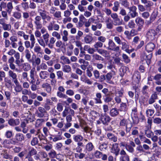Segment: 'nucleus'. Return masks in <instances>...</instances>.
<instances>
[{
    "mask_svg": "<svg viewBox=\"0 0 161 161\" xmlns=\"http://www.w3.org/2000/svg\"><path fill=\"white\" fill-rule=\"evenodd\" d=\"M56 75L58 79H63L64 74L62 71L60 70L57 71L56 72Z\"/></svg>",
    "mask_w": 161,
    "mask_h": 161,
    "instance_id": "56",
    "label": "nucleus"
},
{
    "mask_svg": "<svg viewBox=\"0 0 161 161\" xmlns=\"http://www.w3.org/2000/svg\"><path fill=\"white\" fill-rule=\"evenodd\" d=\"M57 95L58 97L60 98H67V95L63 94L62 92H58L57 93Z\"/></svg>",
    "mask_w": 161,
    "mask_h": 161,
    "instance_id": "58",
    "label": "nucleus"
},
{
    "mask_svg": "<svg viewBox=\"0 0 161 161\" xmlns=\"http://www.w3.org/2000/svg\"><path fill=\"white\" fill-rule=\"evenodd\" d=\"M157 23L158 25L156 28V30L158 33H161V19L158 20Z\"/></svg>",
    "mask_w": 161,
    "mask_h": 161,
    "instance_id": "50",
    "label": "nucleus"
},
{
    "mask_svg": "<svg viewBox=\"0 0 161 161\" xmlns=\"http://www.w3.org/2000/svg\"><path fill=\"white\" fill-rule=\"evenodd\" d=\"M102 155V153L98 151H96L94 153V156L97 158H100Z\"/></svg>",
    "mask_w": 161,
    "mask_h": 161,
    "instance_id": "62",
    "label": "nucleus"
},
{
    "mask_svg": "<svg viewBox=\"0 0 161 161\" xmlns=\"http://www.w3.org/2000/svg\"><path fill=\"white\" fill-rule=\"evenodd\" d=\"M102 92L106 94V100L107 101H110V98L109 97V94H108V90L107 88H104L102 90Z\"/></svg>",
    "mask_w": 161,
    "mask_h": 161,
    "instance_id": "43",
    "label": "nucleus"
},
{
    "mask_svg": "<svg viewBox=\"0 0 161 161\" xmlns=\"http://www.w3.org/2000/svg\"><path fill=\"white\" fill-rule=\"evenodd\" d=\"M26 123L32 122L34 121V117L31 114H29L27 116V119H25Z\"/></svg>",
    "mask_w": 161,
    "mask_h": 161,
    "instance_id": "44",
    "label": "nucleus"
},
{
    "mask_svg": "<svg viewBox=\"0 0 161 161\" xmlns=\"http://www.w3.org/2000/svg\"><path fill=\"white\" fill-rule=\"evenodd\" d=\"M93 146L92 143L91 142L88 143L86 145V149L89 151H92L93 149Z\"/></svg>",
    "mask_w": 161,
    "mask_h": 161,
    "instance_id": "47",
    "label": "nucleus"
},
{
    "mask_svg": "<svg viewBox=\"0 0 161 161\" xmlns=\"http://www.w3.org/2000/svg\"><path fill=\"white\" fill-rule=\"evenodd\" d=\"M17 83L15 82L14 83L15 85L14 88L15 91L17 92H20L21 91L22 89V87L21 86L19 85L18 81H17Z\"/></svg>",
    "mask_w": 161,
    "mask_h": 161,
    "instance_id": "30",
    "label": "nucleus"
},
{
    "mask_svg": "<svg viewBox=\"0 0 161 161\" xmlns=\"http://www.w3.org/2000/svg\"><path fill=\"white\" fill-rule=\"evenodd\" d=\"M48 155L51 158H54L56 156L57 153L54 150L52 149L48 153Z\"/></svg>",
    "mask_w": 161,
    "mask_h": 161,
    "instance_id": "45",
    "label": "nucleus"
},
{
    "mask_svg": "<svg viewBox=\"0 0 161 161\" xmlns=\"http://www.w3.org/2000/svg\"><path fill=\"white\" fill-rule=\"evenodd\" d=\"M36 151L34 148H32L31 149V151L28 153L26 157V158H28V157L29 156H31L32 155H35L36 154Z\"/></svg>",
    "mask_w": 161,
    "mask_h": 161,
    "instance_id": "46",
    "label": "nucleus"
},
{
    "mask_svg": "<svg viewBox=\"0 0 161 161\" xmlns=\"http://www.w3.org/2000/svg\"><path fill=\"white\" fill-rule=\"evenodd\" d=\"M82 129L83 130L85 133H89L90 135H92V133L91 132V129L89 127L87 126H85Z\"/></svg>",
    "mask_w": 161,
    "mask_h": 161,
    "instance_id": "42",
    "label": "nucleus"
},
{
    "mask_svg": "<svg viewBox=\"0 0 161 161\" xmlns=\"http://www.w3.org/2000/svg\"><path fill=\"white\" fill-rule=\"evenodd\" d=\"M135 22L138 27L137 31H141L143 27L144 20L141 17H138L135 19Z\"/></svg>",
    "mask_w": 161,
    "mask_h": 161,
    "instance_id": "4",
    "label": "nucleus"
},
{
    "mask_svg": "<svg viewBox=\"0 0 161 161\" xmlns=\"http://www.w3.org/2000/svg\"><path fill=\"white\" fill-rule=\"evenodd\" d=\"M1 155L3 156V158L6 159H12V156L9 154L6 151H4L3 153H1Z\"/></svg>",
    "mask_w": 161,
    "mask_h": 161,
    "instance_id": "32",
    "label": "nucleus"
},
{
    "mask_svg": "<svg viewBox=\"0 0 161 161\" xmlns=\"http://www.w3.org/2000/svg\"><path fill=\"white\" fill-rule=\"evenodd\" d=\"M128 9L129 10L130 15L132 18H134L138 15V13L136 12L137 8L135 6L132 5Z\"/></svg>",
    "mask_w": 161,
    "mask_h": 161,
    "instance_id": "6",
    "label": "nucleus"
},
{
    "mask_svg": "<svg viewBox=\"0 0 161 161\" xmlns=\"http://www.w3.org/2000/svg\"><path fill=\"white\" fill-rule=\"evenodd\" d=\"M136 25L133 20H131L128 23V26L130 28H134Z\"/></svg>",
    "mask_w": 161,
    "mask_h": 161,
    "instance_id": "61",
    "label": "nucleus"
},
{
    "mask_svg": "<svg viewBox=\"0 0 161 161\" xmlns=\"http://www.w3.org/2000/svg\"><path fill=\"white\" fill-rule=\"evenodd\" d=\"M57 31H53L52 33V35L53 37H55L58 40H59L61 38V35Z\"/></svg>",
    "mask_w": 161,
    "mask_h": 161,
    "instance_id": "39",
    "label": "nucleus"
},
{
    "mask_svg": "<svg viewBox=\"0 0 161 161\" xmlns=\"http://www.w3.org/2000/svg\"><path fill=\"white\" fill-rule=\"evenodd\" d=\"M121 48L123 50L126 51L129 48V45L125 42H123L122 43Z\"/></svg>",
    "mask_w": 161,
    "mask_h": 161,
    "instance_id": "51",
    "label": "nucleus"
},
{
    "mask_svg": "<svg viewBox=\"0 0 161 161\" xmlns=\"http://www.w3.org/2000/svg\"><path fill=\"white\" fill-rule=\"evenodd\" d=\"M42 87L45 88L46 91L48 93H50L51 91V87L50 85L47 83H43L42 85Z\"/></svg>",
    "mask_w": 161,
    "mask_h": 161,
    "instance_id": "23",
    "label": "nucleus"
},
{
    "mask_svg": "<svg viewBox=\"0 0 161 161\" xmlns=\"http://www.w3.org/2000/svg\"><path fill=\"white\" fill-rule=\"evenodd\" d=\"M24 53L25 58L29 62H34L33 60L31 59V53L30 51L28 49H25L24 51Z\"/></svg>",
    "mask_w": 161,
    "mask_h": 161,
    "instance_id": "18",
    "label": "nucleus"
},
{
    "mask_svg": "<svg viewBox=\"0 0 161 161\" xmlns=\"http://www.w3.org/2000/svg\"><path fill=\"white\" fill-rule=\"evenodd\" d=\"M75 112L72 109L69 108H66L62 113V116L64 117L67 118L68 116H70L71 117L74 116Z\"/></svg>",
    "mask_w": 161,
    "mask_h": 161,
    "instance_id": "2",
    "label": "nucleus"
},
{
    "mask_svg": "<svg viewBox=\"0 0 161 161\" xmlns=\"http://www.w3.org/2000/svg\"><path fill=\"white\" fill-rule=\"evenodd\" d=\"M30 37L31 44V48H33L35 43V38L34 35L32 34H30Z\"/></svg>",
    "mask_w": 161,
    "mask_h": 161,
    "instance_id": "36",
    "label": "nucleus"
},
{
    "mask_svg": "<svg viewBox=\"0 0 161 161\" xmlns=\"http://www.w3.org/2000/svg\"><path fill=\"white\" fill-rule=\"evenodd\" d=\"M39 111L36 113L38 116L40 118L43 117L44 116V113H46L45 108L42 107H39L38 108Z\"/></svg>",
    "mask_w": 161,
    "mask_h": 161,
    "instance_id": "17",
    "label": "nucleus"
},
{
    "mask_svg": "<svg viewBox=\"0 0 161 161\" xmlns=\"http://www.w3.org/2000/svg\"><path fill=\"white\" fill-rule=\"evenodd\" d=\"M68 33L67 31L64 30L62 34V39L64 42H67L68 40Z\"/></svg>",
    "mask_w": 161,
    "mask_h": 161,
    "instance_id": "22",
    "label": "nucleus"
},
{
    "mask_svg": "<svg viewBox=\"0 0 161 161\" xmlns=\"http://www.w3.org/2000/svg\"><path fill=\"white\" fill-rule=\"evenodd\" d=\"M78 9L81 12H84L86 10V7L83 6V5L79 4L77 7Z\"/></svg>",
    "mask_w": 161,
    "mask_h": 161,
    "instance_id": "63",
    "label": "nucleus"
},
{
    "mask_svg": "<svg viewBox=\"0 0 161 161\" xmlns=\"http://www.w3.org/2000/svg\"><path fill=\"white\" fill-rule=\"evenodd\" d=\"M71 13L69 9L64 11V15L65 17H70L69 16L71 15Z\"/></svg>",
    "mask_w": 161,
    "mask_h": 161,
    "instance_id": "57",
    "label": "nucleus"
},
{
    "mask_svg": "<svg viewBox=\"0 0 161 161\" xmlns=\"http://www.w3.org/2000/svg\"><path fill=\"white\" fill-rule=\"evenodd\" d=\"M8 75L9 76L12 78L14 83H17V81H18L16 74L13 71L10 70H9Z\"/></svg>",
    "mask_w": 161,
    "mask_h": 161,
    "instance_id": "14",
    "label": "nucleus"
},
{
    "mask_svg": "<svg viewBox=\"0 0 161 161\" xmlns=\"http://www.w3.org/2000/svg\"><path fill=\"white\" fill-rule=\"evenodd\" d=\"M62 71L65 73H69L71 71V67L68 65H63L62 66Z\"/></svg>",
    "mask_w": 161,
    "mask_h": 161,
    "instance_id": "25",
    "label": "nucleus"
},
{
    "mask_svg": "<svg viewBox=\"0 0 161 161\" xmlns=\"http://www.w3.org/2000/svg\"><path fill=\"white\" fill-rule=\"evenodd\" d=\"M7 10L6 11L8 13H10L13 8V3L12 2H9L7 4Z\"/></svg>",
    "mask_w": 161,
    "mask_h": 161,
    "instance_id": "28",
    "label": "nucleus"
},
{
    "mask_svg": "<svg viewBox=\"0 0 161 161\" xmlns=\"http://www.w3.org/2000/svg\"><path fill=\"white\" fill-rule=\"evenodd\" d=\"M38 142V140L37 137L33 138L31 141V144L32 146H35L37 145Z\"/></svg>",
    "mask_w": 161,
    "mask_h": 161,
    "instance_id": "54",
    "label": "nucleus"
},
{
    "mask_svg": "<svg viewBox=\"0 0 161 161\" xmlns=\"http://www.w3.org/2000/svg\"><path fill=\"white\" fill-rule=\"evenodd\" d=\"M37 41L40 46L43 47H45L46 44L44 42V40L42 37H41L39 39H37Z\"/></svg>",
    "mask_w": 161,
    "mask_h": 161,
    "instance_id": "40",
    "label": "nucleus"
},
{
    "mask_svg": "<svg viewBox=\"0 0 161 161\" xmlns=\"http://www.w3.org/2000/svg\"><path fill=\"white\" fill-rule=\"evenodd\" d=\"M122 57L123 61L126 64H128L130 62V59L129 57L125 53L122 54Z\"/></svg>",
    "mask_w": 161,
    "mask_h": 161,
    "instance_id": "33",
    "label": "nucleus"
},
{
    "mask_svg": "<svg viewBox=\"0 0 161 161\" xmlns=\"http://www.w3.org/2000/svg\"><path fill=\"white\" fill-rule=\"evenodd\" d=\"M84 40L86 43H90L92 41V38L90 36H86L84 38Z\"/></svg>",
    "mask_w": 161,
    "mask_h": 161,
    "instance_id": "49",
    "label": "nucleus"
},
{
    "mask_svg": "<svg viewBox=\"0 0 161 161\" xmlns=\"http://www.w3.org/2000/svg\"><path fill=\"white\" fill-rule=\"evenodd\" d=\"M40 15L42 19L43 20H47V21H50L52 19V17L50 16L47 15V11L44 9H39L38 10Z\"/></svg>",
    "mask_w": 161,
    "mask_h": 161,
    "instance_id": "1",
    "label": "nucleus"
},
{
    "mask_svg": "<svg viewBox=\"0 0 161 161\" xmlns=\"http://www.w3.org/2000/svg\"><path fill=\"white\" fill-rule=\"evenodd\" d=\"M152 57V55L151 54H149L147 55L145 54H144L143 55V57L144 59L147 60V62H148L149 63L150 62V60Z\"/></svg>",
    "mask_w": 161,
    "mask_h": 161,
    "instance_id": "41",
    "label": "nucleus"
},
{
    "mask_svg": "<svg viewBox=\"0 0 161 161\" xmlns=\"http://www.w3.org/2000/svg\"><path fill=\"white\" fill-rule=\"evenodd\" d=\"M48 30L49 31H52L53 30L55 31H58L60 28L59 25L56 24H53L52 22L50 23L47 27Z\"/></svg>",
    "mask_w": 161,
    "mask_h": 161,
    "instance_id": "10",
    "label": "nucleus"
},
{
    "mask_svg": "<svg viewBox=\"0 0 161 161\" xmlns=\"http://www.w3.org/2000/svg\"><path fill=\"white\" fill-rule=\"evenodd\" d=\"M141 15L142 17L144 19H148L150 16L149 12L146 11L142 13Z\"/></svg>",
    "mask_w": 161,
    "mask_h": 161,
    "instance_id": "38",
    "label": "nucleus"
},
{
    "mask_svg": "<svg viewBox=\"0 0 161 161\" xmlns=\"http://www.w3.org/2000/svg\"><path fill=\"white\" fill-rule=\"evenodd\" d=\"M13 132L11 131L7 130L5 133V136L7 138H10L13 136Z\"/></svg>",
    "mask_w": 161,
    "mask_h": 161,
    "instance_id": "59",
    "label": "nucleus"
},
{
    "mask_svg": "<svg viewBox=\"0 0 161 161\" xmlns=\"http://www.w3.org/2000/svg\"><path fill=\"white\" fill-rule=\"evenodd\" d=\"M132 79L136 83H138L141 79V75L138 71H135L133 75Z\"/></svg>",
    "mask_w": 161,
    "mask_h": 161,
    "instance_id": "13",
    "label": "nucleus"
},
{
    "mask_svg": "<svg viewBox=\"0 0 161 161\" xmlns=\"http://www.w3.org/2000/svg\"><path fill=\"white\" fill-rule=\"evenodd\" d=\"M42 19L40 15H37L34 18V24L36 29L37 30H40L42 27Z\"/></svg>",
    "mask_w": 161,
    "mask_h": 161,
    "instance_id": "3",
    "label": "nucleus"
},
{
    "mask_svg": "<svg viewBox=\"0 0 161 161\" xmlns=\"http://www.w3.org/2000/svg\"><path fill=\"white\" fill-rule=\"evenodd\" d=\"M156 34L155 31L153 29H151L149 30L147 32L146 37L149 40H152L154 39Z\"/></svg>",
    "mask_w": 161,
    "mask_h": 161,
    "instance_id": "8",
    "label": "nucleus"
},
{
    "mask_svg": "<svg viewBox=\"0 0 161 161\" xmlns=\"http://www.w3.org/2000/svg\"><path fill=\"white\" fill-rule=\"evenodd\" d=\"M120 160L121 161H129V157L127 155L122 156L120 157Z\"/></svg>",
    "mask_w": 161,
    "mask_h": 161,
    "instance_id": "64",
    "label": "nucleus"
},
{
    "mask_svg": "<svg viewBox=\"0 0 161 161\" xmlns=\"http://www.w3.org/2000/svg\"><path fill=\"white\" fill-rule=\"evenodd\" d=\"M20 121L18 119H14L11 118L8 120V123L12 126H14L19 125Z\"/></svg>",
    "mask_w": 161,
    "mask_h": 161,
    "instance_id": "11",
    "label": "nucleus"
},
{
    "mask_svg": "<svg viewBox=\"0 0 161 161\" xmlns=\"http://www.w3.org/2000/svg\"><path fill=\"white\" fill-rule=\"evenodd\" d=\"M111 17L113 19V24L115 25H119L121 24L119 19L118 18V15L116 13H113L111 14Z\"/></svg>",
    "mask_w": 161,
    "mask_h": 161,
    "instance_id": "12",
    "label": "nucleus"
},
{
    "mask_svg": "<svg viewBox=\"0 0 161 161\" xmlns=\"http://www.w3.org/2000/svg\"><path fill=\"white\" fill-rule=\"evenodd\" d=\"M36 74V72L35 68H33L30 71V77L31 78V80L30 81V83H35L36 79L34 76Z\"/></svg>",
    "mask_w": 161,
    "mask_h": 161,
    "instance_id": "15",
    "label": "nucleus"
},
{
    "mask_svg": "<svg viewBox=\"0 0 161 161\" xmlns=\"http://www.w3.org/2000/svg\"><path fill=\"white\" fill-rule=\"evenodd\" d=\"M4 146L7 148H10L11 146H10L9 140H5L3 142Z\"/></svg>",
    "mask_w": 161,
    "mask_h": 161,
    "instance_id": "55",
    "label": "nucleus"
},
{
    "mask_svg": "<svg viewBox=\"0 0 161 161\" xmlns=\"http://www.w3.org/2000/svg\"><path fill=\"white\" fill-rule=\"evenodd\" d=\"M40 132V129H38L36 131V133L35 134V136L38 135V137L39 138L40 140H41L42 139H44L45 138L44 136L42 135H41L40 134H39Z\"/></svg>",
    "mask_w": 161,
    "mask_h": 161,
    "instance_id": "53",
    "label": "nucleus"
},
{
    "mask_svg": "<svg viewBox=\"0 0 161 161\" xmlns=\"http://www.w3.org/2000/svg\"><path fill=\"white\" fill-rule=\"evenodd\" d=\"M44 121V119H38L36 120L35 126L36 128H38L41 126L42 125Z\"/></svg>",
    "mask_w": 161,
    "mask_h": 161,
    "instance_id": "27",
    "label": "nucleus"
},
{
    "mask_svg": "<svg viewBox=\"0 0 161 161\" xmlns=\"http://www.w3.org/2000/svg\"><path fill=\"white\" fill-rule=\"evenodd\" d=\"M60 59L61 60L60 63L63 64H69L70 63V62L69 59L67 57L64 56H61Z\"/></svg>",
    "mask_w": 161,
    "mask_h": 161,
    "instance_id": "21",
    "label": "nucleus"
},
{
    "mask_svg": "<svg viewBox=\"0 0 161 161\" xmlns=\"http://www.w3.org/2000/svg\"><path fill=\"white\" fill-rule=\"evenodd\" d=\"M147 128V129L145 130V134L147 137L148 138H151L153 135V133L151 130Z\"/></svg>",
    "mask_w": 161,
    "mask_h": 161,
    "instance_id": "31",
    "label": "nucleus"
},
{
    "mask_svg": "<svg viewBox=\"0 0 161 161\" xmlns=\"http://www.w3.org/2000/svg\"><path fill=\"white\" fill-rule=\"evenodd\" d=\"M53 15L54 18L59 19L61 17V13L59 11H56Z\"/></svg>",
    "mask_w": 161,
    "mask_h": 161,
    "instance_id": "52",
    "label": "nucleus"
},
{
    "mask_svg": "<svg viewBox=\"0 0 161 161\" xmlns=\"http://www.w3.org/2000/svg\"><path fill=\"white\" fill-rule=\"evenodd\" d=\"M3 30L5 31H9L11 29V25L9 24L5 23L2 26Z\"/></svg>",
    "mask_w": 161,
    "mask_h": 161,
    "instance_id": "34",
    "label": "nucleus"
},
{
    "mask_svg": "<svg viewBox=\"0 0 161 161\" xmlns=\"http://www.w3.org/2000/svg\"><path fill=\"white\" fill-rule=\"evenodd\" d=\"M66 122L65 124L64 128L61 129V130L63 131H66V130L68 129L72 125L71 122L72 120V117L70 116H68L66 118Z\"/></svg>",
    "mask_w": 161,
    "mask_h": 161,
    "instance_id": "7",
    "label": "nucleus"
},
{
    "mask_svg": "<svg viewBox=\"0 0 161 161\" xmlns=\"http://www.w3.org/2000/svg\"><path fill=\"white\" fill-rule=\"evenodd\" d=\"M39 75L41 79H45L48 78L49 74L47 71H42L40 72Z\"/></svg>",
    "mask_w": 161,
    "mask_h": 161,
    "instance_id": "19",
    "label": "nucleus"
},
{
    "mask_svg": "<svg viewBox=\"0 0 161 161\" xmlns=\"http://www.w3.org/2000/svg\"><path fill=\"white\" fill-rule=\"evenodd\" d=\"M86 154L83 153H75V157L76 158H78L80 159L83 158L85 156Z\"/></svg>",
    "mask_w": 161,
    "mask_h": 161,
    "instance_id": "37",
    "label": "nucleus"
},
{
    "mask_svg": "<svg viewBox=\"0 0 161 161\" xmlns=\"http://www.w3.org/2000/svg\"><path fill=\"white\" fill-rule=\"evenodd\" d=\"M15 139L18 142H21L24 140V137L23 134L18 133L15 135Z\"/></svg>",
    "mask_w": 161,
    "mask_h": 161,
    "instance_id": "24",
    "label": "nucleus"
},
{
    "mask_svg": "<svg viewBox=\"0 0 161 161\" xmlns=\"http://www.w3.org/2000/svg\"><path fill=\"white\" fill-rule=\"evenodd\" d=\"M55 42V39L53 37H51L50 38L49 43L47 44V46L50 49L53 48Z\"/></svg>",
    "mask_w": 161,
    "mask_h": 161,
    "instance_id": "20",
    "label": "nucleus"
},
{
    "mask_svg": "<svg viewBox=\"0 0 161 161\" xmlns=\"http://www.w3.org/2000/svg\"><path fill=\"white\" fill-rule=\"evenodd\" d=\"M1 14L3 17L4 18H0V25L2 26L6 23V20H8V14L7 12L3 10L2 11Z\"/></svg>",
    "mask_w": 161,
    "mask_h": 161,
    "instance_id": "9",
    "label": "nucleus"
},
{
    "mask_svg": "<svg viewBox=\"0 0 161 161\" xmlns=\"http://www.w3.org/2000/svg\"><path fill=\"white\" fill-rule=\"evenodd\" d=\"M73 139L75 142H80L83 140V137L80 135L78 134L74 136Z\"/></svg>",
    "mask_w": 161,
    "mask_h": 161,
    "instance_id": "26",
    "label": "nucleus"
},
{
    "mask_svg": "<svg viewBox=\"0 0 161 161\" xmlns=\"http://www.w3.org/2000/svg\"><path fill=\"white\" fill-rule=\"evenodd\" d=\"M119 151L118 144L116 143L113 144L112 148H111V152L114 154L115 157L114 159L113 156H111V161H116V159L115 157L118 154Z\"/></svg>",
    "mask_w": 161,
    "mask_h": 161,
    "instance_id": "5",
    "label": "nucleus"
},
{
    "mask_svg": "<svg viewBox=\"0 0 161 161\" xmlns=\"http://www.w3.org/2000/svg\"><path fill=\"white\" fill-rule=\"evenodd\" d=\"M121 4L128 9L130 7V3L128 2L127 0H122Z\"/></svg>",
    "mask_w": 161,
    "mask_h": 161,
    "instance_id": "35",
    "label": "nucleus"
},
{
    "mask_svg": "<svg viewBox=\"0 0 161 161\" xmlns=\"http://www.w3.org/2000/svg\"><path fill=\"white\" fill-rule=\"evenodd\" d=\"M5 82V85L8 87H10L13 85V83L11 80L7 77H5L4 78Z\"/></svg>",
    "mask_w": 161,
    "mask_h": 161,
    "instance_id": "29",
    "label": "nucleus"
},
{
    "mask_svg": "<svg viewBox=\"0 0 161 161\" xmlns=\"http://www.w3.org/2000/svg\"><path fill=\"white\" fill-rule=\"evenodd\" d=\"M13 16L17 19H19L21 17V14L18 12H14Z\"/></svg>",
    "mask_w": 161,
    "mask_h": 161,
    "instance_id": "48",
    "label": "nucleus"
},
{
    "mask_svg": "<svg viewBox=\"0 0 161 161\" xmlns=\"http://www.w3.org/2000/svg\"><path fill=\"white\" fill-rule=\"evenodd\" d=\"M93 58L96 60H103V58L101 56H99L97 54H95L92 56Z\"/></svg>",
    "mask_w": 161,
    "mask_h": 161,
    "instance_id": "60",
    "label": "nucleus"
},
{
    "mask_svg": "<svg viewBox=\"0 0 161 161\" xmlns=\"http://www.w3.org/2000/svg\"><path fill=\"white\" fill-rule=\"evenodd\" d=\"M155 47V45L154 43L149 42L146 45L145 47V49L148 52H150L153 51Z\"/></svg>",
    "mask_w": 161,
    "mask_h": 161,
    "instance_id": "16",
    "label": "nucleus"
}]
</instances>
